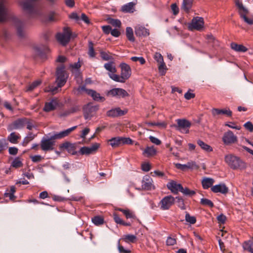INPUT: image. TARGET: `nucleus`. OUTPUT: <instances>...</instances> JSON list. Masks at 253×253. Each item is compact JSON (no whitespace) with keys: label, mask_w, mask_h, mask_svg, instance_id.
I'll return each instance as SVG.
<instances>
[{"label":"nucleus","mask_w":253,"mask_h":253,"mask_svg":"<svg viewBox=\"0 0 253 253\" xmlns=\"http://www.w3.org/2000/svg\"><path fill=\"white\" fill-rule=\"evenodd\" d=\"M225 162L233 169L244 170L247 168L246 164L239 157L229 154L225 156Z\"/></svg>","instance_id":"4"},{"label":"nucleus","mask_w":253,"mask_h":253,"mask_svg":"<svg viewBox=\"0 0 253 253\" xmlns=\"http://www.w3.org/2000/svg\"><path fill=\"white\" fill-rule=\"evenodd\" d=\"M102 29L105 34H109V33H111L112 28L110 26L106 25L102 26Z\"/></svg>","instance_id":"62"},{"label":"nucleus","mask_w":253,"mask_h":253,"mask_svg":"<svg viewBox=\"0 0 253 253\" xmlns=\"http://www.w3.org/2000/svg\"><path fill=\"white\" fill-rule=\"evenodd\" d=\"M120 67L121 70V75H113L111 74L110 75V78L115 82L124 83L130 77L131 70L129 65L125 63H121Z\"/></svg>","instance_id":"3"},{"label":"nucleus","mask_w":253,"mask_h":253,"mask_svg":"<svg viewBox=\"0 0 253 253\" xmlns=\"http://www.w3.org/2000/svg\"><path fill=\"white\" fill-rule=\"evenodd\" d=\"M20 138V136L19 134H16L15 132H11L7 137V140L11 143L17 144L18 140Z\"/></svg>","instance_id":"34"},{"label":"nucleus","mask_w":253,"mask_h":253,"mask_svg":"<svg viewBox=\"0 0 253 253\" xmlns=\"http://www.w3.org/2000/svg\"><path fill=\"white\" fill-rule=\"evenodd\" d=\"M126 36L127 39L131 42H133L135 41V38L133 35V31L132 29L128 27L126 28Z\"/></svg>","instance_id":"37"},{"label":"nucleus","mask_w":253,"mask_h":253,"mask_svg":"<svg viewBox=\"0 0 253 253\" xmlns=\"http://www.w3.org/2000/svg\"><path fill=\"white\" fill-rule=\"evenodd\" d=\"M59 148L61 150H66L69 153L73 155H75L77 154L76 145L75 143H71L67 141L61 144L59 146Z\"/></svg>","instance_id":"16"},{"label":"nucleus","mask_w":253,"mask_h":253,"mask_svg":"<svg viewBox=\"0 0 253 253\" xmlns=\"http://www.w3.org/2000/svg\"><path fill=\"white\" fill-rule=\"evenodd\" d=\"M58 103L57 99H52L49 102L45 104L44 111L45 112H50L56 109L58 106Z\"/></svg>","instance_id":"26"},{"label":"nucleus","mask_w":253,"mask_h":253,"mask_svg":"<svg viewBox=\"0 0 253 253\" xmlns=\"http://www.w3.org/2000/svg\"><path fill=\"white\" fill-rule=\"evenodd\" d=\"M200 203L203 206H208L209 207H213V204L211 201L206 198H202L201 199Z\"/></svg>","instance_id":"46"},{"label":"nucleus","mask_w":253,"mask_h":253,"mask_svg":"<svg viewBox=\"0 0 253 253\" xmlns=\"http://www.w3.org/2000/svg\"><path fill=\"white\" fill-rule=\"evenodd\" d=\"M211 113L213 116L219 115H224L227 117H231L232 114V111L229 109H219L213 108L211 110Z\"/></svg>","instance_id":"24"},{"label":"nucleus","mask_w":253,"mask_h":253,"mask_svg":"<svg viewBox=\"0 0 253 253\" xmlns=\"http://www.w3.org/2000/svg\"><path fill=\"white\" fill-rule=\"evenodd\" d=\"M92 222L96 225H99L104 223V219L100 216H96L92 218Z\"/></svg>","instance_id":"45"},{"label":"nucleus","mask_w":253,"mask_h":253,"mask_svg":"<svg viewBox=\"0 0 253 253\" xmlns=\"http://www.w3.org/2000/svg\"><path fill=\"white\" fill-rule=\"evenodd\" d=\"M68 75L65 70V66L63 65L57 68L56 69V86H50L45 88V91L51 92L53 94L58 91V88L63 86L67 81Z\"/></svg>","instance_id":"2"},{"label":"nucleus","mask_w":253,"mask_h":253,"mask_svg":"<svg viewBox=\"0 0 253 253\" xmlns=\"http://www.w3.org/2000/svg\"><path fill=\"white\" fill-rule=\"evenodd\" d=\"M217 219L219 223L223 224L225 223L226 221V217L225 215L223 214H220V215L217 216Z\"/></svg>","instance_id":"61"},{"label":"nucleus","mask_w":253,"mask_h":253,"mask_svg":"<svg viewBox=\"0 0 253 253\" xmlns=\"http://www.w3.org/2000/svg\"><path fill=\"white\" fill-rule=\"evenodd\" d=\"M99 145L97 143H95L90 147H83L81 148L80 153L82 155H89L96 151Z\"/></svg>","instance_id":"22"},{"label":"nucleus","mask_w":253,"mask_h":253,"mask_svg":"<svg viewBox=\"0 0 253 253\" xmlns=\"http://www.w3.org/2000/svg\"><path fill=\"white\" fill-rule=\"evenodd\" d=\"M108 22L116 28H120L121 26V22L119 19L109 18Z\"/></svg>","instance_id":"42"},{"label":"nucleus","mask_w":253,"mask_h":253,"mask_svg":"<svg viewBox=\"0 0 253 253\" xmlns=\"http://www.w3.org/2000/svg\"><path fill=\"white\" fill-rule=\"evenodd\" d=\"M141 169L143 171L147 172L150 170L151 166L150 164L148 163L142 164L141 165Z\"/></svg>","instance_id":"60"},{"label":"nucleus","mask_w":253,"mask_h":253,"mask_svg":"<svg viewBox=\"0 0 253 253\" xmlns=\"http://www.w3.org/2000/svg\"><path fill=\"white\" fill-rule=\"evenodd\" d=\"M236 5L238 8L239 13L240 17L244 21L249 25L253 24V20L252 18H248L247 15L248 14V10L245 8L241 2L239 0L236 1Z\"/></svg>","instance_id":"7"},{"label":"nucleus","mask_w":253,"mask_h":253,"mask_svg":"<svg viewBox=\"0 0 253 253\" xmlns=\"http://www.w3.org/2000/svg\"><path fill=\"white\" fill-rule=\"evenodd\" d=\"M41 82L40 81H36L33 82L28 86L27 91H31L33 90L35 88L41 84Z\"/></svg>","instance_id":"51"},{"label":"nucleus","mask_w":253,"mask_h":253,"mask_svg":"<svg viewBox=\"0 0 253 253\" xmlns=\"http://www.w3.org/2000/svg\"><path fill=\"white\" fill-rule=\"evenodd\" d=\"M81 67V64L80 63L79 61L75 63L74 64H71L70 65V68L71 69V71L73 73H77L79 71L80 68Z\"/></svg>","instance_id":"43"},{"label":"nucleus","mask_w":253,"mask_h":253,"mask_svg":"<svg viewBox=\"0 0 253 253\" xmlns=\"http://www.w3.org/2000/svg\"><path fill=\"white\" fill-rule=\"evenodd\" d=\"M77 128L74 126L59 132H54L53 134L48 133L44 136L41 141V147L43 151H47L53 149L55 144L54 140L60 139L68 136L72 131Z\"/></svg>","instance_id":"1"},{"label":"nucleus","mask_w":253,"mask_h":253,"mask_svg":"<svg viewBox=\"0 0 253 253\" xmlns=\"http://www.w3.org/2000/svg\"><path fill=\"white\" fill-rule=\"evenodd\" d=\"M118 249L121 253H130V251L128 249H125L120 244V240L118 242Z\"/></svg>","instance_id":"56"},{"label":"nucleus","mask_w":253,"mask_h":253,"mask_svg":"<svg viewBox=\"0 0 253 253\" xmlns=\"http://www.w3.org/2000/svg\"><path fill=\"white\" fill-rule=\"evenodd\" d=\"M197 144L199 146H200L201 149L207 152H210L213 150L211 146L205 143L201 140L199 139L197 140Z\"/></svg>","instance_id":"35"},{"label":"nucleus","mask_w":253,"mask_h":253,"mask_svg":"<svg viewBox=\"0 0 253 253\" xmlns=\"http://www.w3.org/2000/svg\"><path fill=\"white\" fill-rule=\"evenodd\" d=\"M245 250L253 253V243L251 241L245 242L243 245Z\"/></svg>","instance_id":"44"},{"label":"nucleus","mask_w":253,"mask_h":253,"mask_svg":"<svg viewBox=\"0 0 253 253\" xmlns=\"http://www.w3.org/2000/svg\"><path fill=\"white\" fill-rule=\"evenodd\" d=\"M26 123L27 120L25 119L17 120L8 126L7 130L11 131L13 130L20 129L26 125Z\"/></svg>","instance_id":"13"},{"label":"nucleus","mask_w":253,"mask_h":253,"mask_svg":"<svg viewBox=\"0 0 253 253\" xmlns=\"http://www.w3.org/2000/svg\"><path fill=\"white\" fill-rule=\"evenodd\" d=\"M123 239L127 243H134L136 242L137 238L136 236L132 234L125 235Z\"/></svg>","instance_id":"36"},{"label":"nucleus","mask_w":253,"mask_h":253,"mask_svg":"<svg viewBox=\"0 0 253 253\" xmlns=\"http://www.w3.org/2000/svg\"><path fill=\"white\" fill-rule=\"evenodd\" d=\"M127 112V110H122L119 107L112 108L106 112L108 117L115 118L125 115Z\"/></svg>","instance_id":"17"},{"label":"nucleus","mask_w":253,"mask_h":253,"mask_svg":"<svg viewBox=\"0 0 253 253\" xmlns=\"http://www.w3.org/2000/svg\"><path fill=\"white\" fill-rule=\"evenodd\" d=\"M177 126H176L177 130L182 133H189V128L191 126V123L186 119H177L176 120Z\"/></svg>","instance_id":"12"},{"label":"nucleus","mask_w":253,"mask_h":253,"mask_svg":"<svg viewBox=\"0 0 253 253\" xmlns=\"http://www.w3.org/2000/svg\"><path fill=\"white\" fill-rule=\"evenodd\" d=\"M88 54L90 57H92L95 56V52L93 49V43L91 42H89Z\"/></svg>","instance_id":"55"},{"label":"nucleus","mask_w":253,"mask_h":253,"mask_svg":"<svg viewBox=\"0 0 253 253\" xmlns=\"http://www.w3.org/2000/svg\"><path fill=\"white\" fill-rule=\"evenodd\" d=\"M77 91L78 93H82L83 92H85L86 94L91 96L94 100L96 101L102 102L105 99L104 97L101 96L100 94L96 91L92 89H86L84 85L79 86L77 88Z\"/></svg>","instance_id":"5"},{"label":"nucleus","mask_w":253,"mask_h":253,"mask_svg":"<svg viewBox=\"0 0 253 253\" xmlns=\"http://www.w3.org/2000/svg\"><path fill=\"white\" fill-rule=\"evenodd\" d=\"M110 145L113 147H117L121 145L120 137H114L109 140Z\"/></svg>","instance_id":"38"},{"label":"nucleus","mask_w":253,"mask_h":253,"mask_svg":"<svg viewBox=\"0 0 253 253\" xmlns=\"http://www.w3.org/2000/svg\"><path fill=\"white\" fill-rule=\"evenodd\" d=\"M130 59L133 62L139 61L141 65L145 63V60L142 57L133 56L131 57Z\"/></svg>","instance_id":"50"},{"label":"nucleus","mask_w":253,"mask_h":253,"mask_svg":"<svg viewBox=\"0 0 253 253\" xmlns=\"http://www.w3.org/2000/svg\"><path fill=\"white\" fill-rule=\"evenodd\" d=\"M11 166L15 168H19L23 166V163L21 158L19 157L15 158L12 162Z\"/></svg>","instance_id":"41"},{"label":"nucleus","mask_w":253,"mask_h":253,"mask_svg":"<svg viewBox=\"0 0 253 253\" xmlns=\"http://www.w3.org/2000/svg\"><path fill=\"white\" fill-rule=\"evenodd\" d=\"M104 67L105 69L109 72L108 74L109 77L111 74L113 75H116L115 73L117 72V70L113 62H110L105 63Z\"/></svg>","instance_id":"28"},{"label":"nucleus","mask_w":253,"mask_h":253,"mask_svg":"<svg viewBox=\"0 0 253 253\" xmlns=\"http://www.w3.org/2000/svg\"><path fill=\"white\" fill-rule=\"evenodd\" d=\"M204 24V19L202 17H194L191 22L188 25V29L191 31L193 30L200 31L203 29Z\"/></svg>","instance_id":"9"},{"label":"nucleus","mask_w":253,"mask_h":253,"mask_svg":"<svg viewBox=\"0 0 253 253\" xmlns=\"http://www.w3.org/2000/svg\"><path fill=\"white\" fill-rule=\"evenodd\" d=\"M192 0H183L182 3V8L186 11H189L192 5Z\"/></svg>","instance_id":"39"},{"label":"nucleus","mask_w":253,"mask_h":253,"mask_svg":"<svg viewBox=\"0 0 253 253\" xmlns=\"http://www.w3.org/2000/svg\"><path fill=\"white\" fill-rule=\"evenodd\" d=\"M157 151L154 146L147 147L143 151L142 154L145 157H150L156 155Z\"/></svg>","instance_id":"30"},{"label":"nucleus","mask_w":253,"mask_h":253,"mask_svg":"<svg viewBox=\"0 0 253 253\" xmlns=\"http://www.w3.org/2000/svg\"><path fill=\"white\" fill-rule=\"evenodd\" d=\"M30 158L33 162H40L42 159V157L41 155H35L30 156Z\"/></svg>","instance_id":"63"},{"label":"nucleus","mask_w":253,"mask_h":253,"mask_svg":"<svg viewBox=\"0 0 253 253\" xmlns=\"http://www.w3.org/2000/svg\"><path fill=\"white\" fill-rule=\"evenodd\" d=\"M99 109L98 105H93L92 103H89L85 105L83 108L84 117L85 119L91 118Z\"/></svg>","instance_id":"8"},{"label":"nucleus","mask_w":253,"mask_h":253,"mask_svg":"<svg viewBox=\"0 0 253 253\" xmlns=\"http://www.w3.org/2000/svg\"><path fill=\"white\" fill-rule=\"evenodd\" d=\"M185 220L191 224H194L196 221V218L194 216H190L188 213L185 215Z\"/></svg>","instance_id":"48"},{"label":"nucleus","mask_w":253,"mask_h":253,"mask_svg":"<svg viewBox=\"0 0 253 253\" xmlns=\"http://www.w3.org/2000/svg\"><path fill=\"white\" fill-rule=\"evenodd\" d=\"M12 21L16 27L18 35L22 37L24 36V24L20 20L16 17L12 18Z\"/></svg>","instance_id":"18"},{"label":"nucleus","mask_w":253,"mask_h":253,"mask_svg":"<svg viewBox=\"0 0 253 253\" xmlns=\"http://www.w3.org/2000/svg\"><path fill=\"white\" fill-rule=\"evenodd\" d=\"M214 182L213 179L206 177H204L201 181L203 188L204 189H207L211 187Z\"/></svg>","instance_id":"29"},{"label":"nucleus","mask_w":253,"mask_h":253,"mask_svg":"<svg viewBox=\"0 0 253 253\" xmlns=\"http://www.w3.org/2000/svg\"><path fill=\"white\" fill-rule=\"evenodd\" d=\"M244 126L250 132H252L253 131V124L251 122H248L246 123Z\"/></svg>","instance_id":"64"},{"label":"nucleus","mask_w":253,"mask_h":253,"mask_svg":"<svg viewBox=\"0 0 253 253\" xmlns=\"http://www.w3.org/2000/svg\"><path fill=\"white\" fill-rule=\"evenodd\" d=\"M175 198L169 195L164 197L160 202V209L165 211L169 210L174 203Z\"/></svg>","instance_id":"10"},{"label":"nucleus","mask_w":253,"mask_h":253,"mask_svg":"<svg viewBox=\"0 0 253 253\" xmlns=\"http://www.w3.org/2000/svg\"><path fill=\"white\" fill-rule=\"evenodd\" d=\"M108 95L117 98H124L128 96V93L126 90L121 88H115L110 90L108 92Z\"/></svg>","instance_id":"14"},{"label":"nucleus","mask_w":253,"mask_h":253,"mask_svg":"<svg viewBox=\"0 0 253 253\" xmlns=\"http://www.w3.org/2000/svg\"><path fill=\"white\" fill-rule=\"evenodd\" d=\"M211 190L213 193H220L223 194H225L228 193V188L224 183H221L212 186L211 187Z\"/></svg>","instance_id":"21"},{"label":"nucleus","mask_w":253,"mask_h":253,"mask_svg":"<svg viewBox=\"0 0 253 253\" xmlns=\"http://www.w3.org/2000/svg\"><path fill=\"white\" fill-rule=\"evenodd\" d=\"M149 138L151 142L156 145H159L161 143V140L154 136H150Z\"/></svg>","instance_id":"59"},{"label":"nucleus","mask_w":253,"mask_h":253,"mask_svg":"<svg viewBox=\"0 0 253 253\" xmlns=\"http://www.w3.org/2000/svg\"><path fill=\"white\" fill-rule=\"evenodd\" d=\"M118 210L122 212L127 219L136 218L134 212L128 209H119Z\"/></svg>","instance_id":"32"},{"label":"nucleus","mask_w":253,"mask_h":253,"mask_svg":"<svg viewBox=\"0 0 253 253\" xmlns=\"http://www.w3.org/2000/svg\"><path fill=\"white\" fill-rule=\"evenodd\" d=\"M175 200H176V202L178 204V206L180 209H181L182 210L185 209V207L184 204V201L182 199V198L179 197H176L175 198Z\"/></svg>","instance_id":"49"},{"label":"nucleus","mask_w":253,"mask_h":253,"mask_svg":"<svg viewBox=\"0 0 253 253\" xmlns=\"http://www.w3.org/2000/svg\"><path fill=\"white\" fill-rule=\"evenodd\" d=\"M231 47L234 50L237 52H246L248 49L242 44H238L236 43L233 42L231 43Z\"/></svg>","instance_id":"33"},{"label":"nucleus","mask_w":253,"mask_h":253,"mask_svg":"<svg viewBox=\"0 0 253 253\" xmlns=\"http://www.w3.org/2000/svg\"><path fill=\"white\" fill-rule=\"evenodd\" d=\"M121 145L125 144H131L132 140L128 137H120Z\"/></svg>","instance_id":"54"},{"label":"nucleus","mask_w":253,"mask_h":253,"mask_svg":"<svg viewBox=\"0 0 253 253\" xmlns=\"http://www.w3.org/2000/svg\"><path fill=\"white\" fill-rule=\"evenodd\" d=\"M8 17V13L4 6L3 0H0V21H6Z\"/></svg>","instance_id":"27"},{"label":"nucleus","mask_w":253,"mask_h":253,"mask_svg":"<svg viewBox=\"0 0 253 253\" xmlns=\"http://www.w3.org/2000/svg\"><path fill=\"white\" fill-rule=\"evenodd\" d=\"M176 242L175 239L171 237H169L166 241L167 245L168 246H173L176 244Z\"/></svg>","instance_id":"58"},{"label":"nucleus","mask_w":253,"mask_h":253,"mask_svg":"<svg viewBox=\"0 0 253 253\" xmlns=\"http://www.w3.org/2000/svg\"><path fill=\"white\" fill-rule=\"evenodd\" d=\"M225 126H227L230 128L236 129L237 130H240L241 129V126H237L235 125L234 122H227L225 124Z\"/></svg>","instance_id":"52"},{"label":"nucleus","mask_w":253,"mask_h":253,"mask_svg":"<svg viewBox=\"0 0 253 253\" xmlns=\"http://www.w3.org/2000/svg\"><path fill=\"white\" fill-rule=\"evenodd\" d=\"M100 55L101 58L105 61H108L112 59V56L109 53L105 52H101Z\"/></svg>","instance_id":"57"},{"label":"nucleus","mask_w":253,"mask_h":253,"mask_svg":"<svg viewBox=\"0 0 253 253\" xmlns=\"http://www.w3.org/2000/svg\"><path fill=\"white\" fill-rule=\"evenodd\" d=\"M142 187L145 190H151L154 189L153 184V180L149 175H145L142 181Z\"/></svg>","instance_id":"20"},{"label":"nucleus","mask_w":253,"mask_h":253,"mask_svg":"<svg viewBox=\"0 0 253 253\" xmlns=\"http://www.w3.org/2000/svg\"><path fill=\"white\" fill-rule=\"evenodd\" d=\"M175 167L182 170H185L186 169H194L199 168L198 166L194 161H189L186 164L177 163L175 164Z\"/></svg>","instance_id":"19"},{"label":"nucleus","mask_w":253,"mask_h":253,"mask_svg":"<svg viewBox=\"0 0 253 253\" xmlns=\"http://www.w3.org/2000/svg\"><path fill=\"white\" fill-rule=\"evenodd\" d=\"M35 137V135L32 133L30 132L28 134L27 136H26L22 143V145L23 146H26L29 142L32 140Z\"/></svg>","instance_id":"40"},{"label":"nucleus","mask_w":253,"mask_h":253,"mask_svg":"<svg viewBox=\"0 0 253 253\" xmlns=\"http://www.w3.org/2000/svg\"><path fill=\"white\" fill-rule=\"evenodd\" d=\"M222 140L225 145H229L236 143L238 138L232 131L228 130L223 134Z\"/></svg>","instance_id":"11"},{"label":"nucleus","mask_w":253,"mask_h":253,"mask_svg":"<svg viewBox=\"0 0 253 253\" xmlns=\"http://www.w3.org/2000/svg\"><path fill=\"white\" fill-rule=\"evenodd\" d=\"M71 32L70 29L65 27L62 33H59L56 35V39L59 42L63 45H65L70 41Z\"/></svg>","instance_id":"6"},{"label":"nucleus","mask_w":253,"mask_h":253,"mask_svg":"<svg viewBox=\"0 0 253 253\" xmlns=\"http://www.w3.org/2000/svg\"><path fill=\"white\" fill-rule=\"evenodd\" d=\"M135 34L139 37H147L149 35V30L144 27L138 25L135 28Z\"/></svg>","instance_id":"25"},{"label":"nucleus","mask_w":253,"mask_h":253,"mask_svg":"<svg viewBox=\"0 0 253 253\" xmlns=\"http://www.w3.org/2000/svg\"><path fill=\"white\" fill-rule=\"evenodd\" d=\"M154 59L159 63V70L160 73L162 75H164L167 69L166 64L164 61L163 57L158 52L155 53L154 55Z\"/></svg>","instance_id":"15"},{"label":"nucleus","mask_w":253,"mask_h":253,"mask_svg":"<svg viewBox=\"0 0 253 253\" xmlns=\"http://www.w3.org/2000/svg\"><path fill=\"white\" fill-rule=\"evenodd\" d=\"M180 192L184 195L187 196H193L196 193L194 190H191L187 188H183L182 186L180 190Z\"/></svg>","instance_id":"47"},{"label":"nucleus","mask_w":253,"mask_h":253,"mask_svg":"<svg viewBox=\"0 0 253 253\" xmlns=\"http://www.w3.org/2000/svg\"><path fill=\"white\" fill-rule=\"evenodd\" d=\"M79 110V108L78 106L73 107L70 109V110H68L65 112L64 113L61 114L60 115L61 116H65L69 115L70 113L75 112Z\"/></svg>","instance_id":"53"},{"label":"nucleus","mask_w":253,"mask_h":253,"mask_svg":"<svg viewBox=\"0 0 253 253\" xmlns=\"http://www.w3.org/2000/svg\"><path fill=\"white\" fill-rule=\"evenodd\" d=\"M134 10V4L132 2L123 5L121 8V10L125 13H132Z\"/></svg>","instance_id":"31"},{"label":"nucleus","mask_w":253,"mask_h":253,"mask_svg":"<svg viewBox=\"0 0 253 253\" xmlns=\"http://www.w3.org/2000/svg\"><path fill=\"white\" fill-rule=\"evenodd\" d=\"M167 186L168 188L174 194H177L179 191H180L182 188V185L180 184L177 183L174 181H171L169 182Z\"/></svg>","instance_id":"23"}]
</instances>
